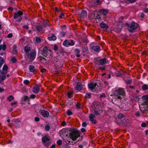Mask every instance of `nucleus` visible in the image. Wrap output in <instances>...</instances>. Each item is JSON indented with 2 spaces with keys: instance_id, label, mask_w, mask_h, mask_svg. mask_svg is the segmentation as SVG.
Segmentation results:
<instances>
[{
  "instance_id": "37",
  "label": "nucleus",
  "mask_w": 148,
  "mask_h": 148,
  "mask_svg": "<svg viewBox=\"0 0 148 148\" xmlns=\"http://www.w3.org/2000/svg\"><path fill=\"white\" fill-rule=\"evenodd\" d=\"M36 40L37 43H39L41 42L40 38L39 37L36 38Z\"/></svg>"
},
{
  "instance_id": "64",
  "label": "nucleus",
  "mask_w": 148,
  "mask_h": 148,
  "mask_svg": "<svg viewBox=\"0 0 148 148\" xmlns=\"http://www.w3.org/2000/svg\"><path fill=\"white\" fill-rule=\"evenodd\" d=\"M55 148V145H53L50 148Z\"/></svg>"
},
{
  "instance_id": "31",
  "label": "nucleus",
  "mask_w": 148,
  "mask_h": 148,
  "mask_svg": "<svg viewBox=\"0 0 148 148\" xmlns=\"http://www.w3.org/2000/svg\"><path fill=\"white\" fill-rule=\"evenodd\" d=\"M122 22H119V23L118 26L117 28H119V30H118V31L119 32L121 30V27L122 26Z\"/></svg>"
},
{
  "instance_id": "10",
  "label": "nucleus",
  "mask_w": 148,
  "mask_h": 148,
  "mask_svg": "<svg viewBox=\"0 0 148 148\" xmlns=\"http://www.w3.org/2000/svg\"><path fill=\"white\" fill-rule=\"evenodd\" d=\"M97 86H97L96 83L93 82H91L88 85V87L89 88L92 90L95 89V88H97Z\"/></svg>"
},
{
  "instance_id": "27",
  "label": "nucleus",
  "mask_w": 148,
  "mask_h": 148,
  "mask_svg": "<svg viewBox=\"0 0 148 148\" xmlns=\"http://www.w3.org/2000/svg\"><path fill=\"white\" fill-rule=\"evenodd\" d=\"M101 111H95V115L96 116H99L100 115L101 113Z\"/></svg>"
},
{
  "instance_id": "11",
  "label": "nucleus",
  "mask_w": 148,
  "mask_h": 148,
  "mask_svg": "<svg viewBox=\"0 0 148 148\" xmlns=\"http://www.w3.org/2000/svg\"><path fill=\"white\" fill-rule=\"evenodd\" d=\"M42 53L44 56L46 57L50 54V51L47 47H45L44 48Z\"/></svg>"
},
{
  "instance_id": "8",
  "label": "nucleus",
  "mask_w": 148,
  "mask_h": 148,
  "mask_svg": "<svg viewBox=\"0 0 148 148\" xmlns=\"http://www.w3.org/2000/svg\"><path fill=\"white\" fill-rule=\"evenodd\" d=\"M128 26V29L130 32H132L138 27V24L135 23H132L130 25L128 26V25L127 24Z\"/></svg>"
},
{
  "instance_id": "56",
  "label": "nucleus",
  "mask_w": 148,
  "mask_h": 148,
  "mask_svg": "<svg viewBox=\"0 0 148 148\" xmlns=\"http://www.w3.org/2000/svg\"><path fill=\"white\" fill-rule=\"evenodd\" d=\"M11 60L13 62H15L16 61V59L14 58H12L11 59Z\"/></svg>"
},
{
  "instance_id": "15",
  "label": "nucleus",
  "mask_w": 148,
  "mask_h": 148,
  "mask_svg": "<svg viewBox=\"0 0 148 148\" xmlns=\"http://www.w3.org/2000/svg\"><path fill=\"white\" fill-rule=\"evenodd\" d=\"M40 114L44 117H47L49 116V113L47 111L45 110H42Z\"/></svg>"
},
{
  "instance_id": "63",
  "label": "nucleus",
  "mask_w": 148,
  "mask_h": 148,
  "mask_svg": "<svg viewBox=\"0 0 148 148\" xmlns=\"http://www.w3.org/2000/svg\"><path fill=\"white\" fill-rule=\"evenodd\" d=\"M72 92H68V97H69L71 96V95H72Z\"/></svg>"
},
{
  "instance_id": "36",
  "label": "nucleus",
  "mask_w": 148,
  "mask_h": 148,
  "mask_svg": "<svg viewBox=\"0 0 148 148\" xmlns=\"http://www.w3.org/2000/svg\"><path fill=\"white\" fill-rule=\"evenodd\" d=\"M57 143L59 145H61L62 144V141L61 140H59L57 141Z\"/></svg>"
},
{
  "instance_id": "51",
  "label": "nucleus",
  "mask_w": 148,
  "mask_h": 148,
  "mask_svg": "<svg viewBox=\"0 0 148 148\" xmlns=\"http://www.w3.org/2000/svg\"><path fill=\"white\" fill-rule=\"evenodd\" d=\"M141 125L142 127H145L146 126V124L145 123H143L141 124Z\"/></svg>"
},
{
  "instance_id": "7",
  "label": "nucleus",
  "mask_w": 148,
  "mask_h": 148,
  "mask_svg": "<svg viewBox=\"0 0 148 148\" xmlns=\"http://www.w3.org/2000/svg\"><path fill=\"white\" fill-rule=\"evenodd\" d=\"M60 136L64 140L65 142H67L68 139L67 138V133L66 132V130L63 129L60 131Z\"/></svg>"
},
{
  "instance_id": "30",
  "label": "nucleus",
  "mask_w": 148,
  "mask_h": 148,
  "mask_svg": "<svg viewBox=\"0 0 148 148\" xmlns=\"http://www.w3.org/2000/svg\"><path fill=\"white\" fill-rule=\"evenodd\" d=\"M68 45L69 46H73L74 45V43L73 40H71L70 41H68L67 42Z\"/></svg>"
},
{
  "instance_id": "40",
  "label": "nucleus",
  "mask_w": 148,
  "mask_h": 148,
  "mask_svg": "<svg viewBox=\"0 0 148 148\" xmlns=\"http://www.w3.org/2000/svg\"><path fill=\"white\" fill-rule=\"evenodd\" d=\"M48 22V21H46L44 23V27H46L47 26H49Z\"/></svg>"
},
{
  "instance_id": "47",
  "label": "nucleus",
  "mask_w": 148,
  "mask_h": 148,
  "mask_svg": "<svg viewBox=\"0 0 148 148\" xmlns=\"http://www.w3.org/2000/svg\"><path fill=\"white\" fill-rule=\"evenodd\" d=\"M139 15L141 18H143L144 16V14L143 13H140L139 14Z\"/></svg>"
},
{
  "instance_id": "34",
  "label": "nucleus",
  "mask_w": 148,
  "mask_h": 148,
  "mask_svg": "<svg viewBox=\"0 0 148 148\" xmlns=\"http://www.w3.org/2000/svg\"><path fill=\"white\" fill-rule=\"evenodd\" d=\"M123 116V114L122 113H119L118 115V119L122 118Z\"/></svg>"
},
{
  "instance_id": "46",
  "label": "nucleus",
  "mask_w": 148,
  "mask_h": 148,
  "mask_svg": "<svg viewBox=\"0 0 148 148\" xmlns=\"http://www.w3.org/2000/svg\"><path fill=\"white\" fill-rule=\"evenodd\" d=\"M5 78V75H3L1 78V82L4 80Z\"/></svg>"
},
{
  "instance_id": "38",
  "label": "nucleus",
  "mask_w": 148,
  "mask_h": 148,
  "mask_svg": "<svg viewBox=\"0 0 148 148\" xmlns=\"http://www.w3.org/2000/svg\"><path fill=\"white\" fill-rule=\"evenodd\" d=\"M22 100L24 101H26L28 100V97L27 96H24L22 98Z\"/></svg>"
},
{
  "instance_id": "32",
  "label": "nucleus",
  "mask_w": 148,
  "mask_h": 148,
  "mask_svg": "<svg viewBox=\"0 0 148 148\" xmlns=\"http://www.w3.org/2000/svg\"><path fill=\"white\" fill-rule=\"evenodd\" d=\"M142 89L144 90H147L148 88V86L147 85L144 84L143 86Z\"/></svg>"
},
{
  "instance_id": "12",
  "label": "nucleus",
  "mask_w": 148,
  "mask_h": 148,
  "mask_svg": "<svg viewBox=\"0 0 148 148\" xmlns=\"http://www.w3.org/2000/svg\"><path fill=\"white\" fill-rule=\"evenodd\" d=\"M101 2L99 0H94L92 2L90 3V5L92 7H94L97 5L100 4Z\"/></svg>"
},
{
  "instance_id": "43",
  "label": "nucleus",
  "mask_w": 148,
  "mask_h": 148,
  "mask_svg": "<svg viewBox=\"0 0 148 148\" xmlns=\"http://www.w3.org/2000/svg\"><path fill=\"white\" fill-rule=\"evenodd\" d=\"M135 115L137 117H139L140 116V112H136L135 113Z\"/></svg>"
},
{
  "instance_id": "41",
  "label": "nucleus",
  "mask_w": 148,
  "mask_h": 148,
  "mask_svg": "<svg viewBox=\"0 0 148 148\" xmlns=\"http://www.w3.org/2000/svg\"><path fill=\"white\" fill-rule=\"evenodd\" d=\"M50 126L49 125H47L45 127V129L46 130L49 131L50 130Z\"/></svg>"
},
{
  "instance_id": "23",
  "label": "nucleus",
  "mask_w": 148,
  "mask_h": 148,
  "mask_svg": "<svg viewBox=\"0 0 148 148\" xmlns=\"http://www.w3.org/2000/svg\"><path fill=\"white\" fill-rule=\"evenodd\" d=\"M99 62L101 65L104 64L107 62L106 59L105 58L103 59L100 60Z\"/></svg>"
},
{
  "instance_id": "60",
  "label": "nucleus",
  "mask_w": 148,
  "mask_h": 148,
  "mask_svg": "<svg viewBox=\"0 0 148 148\" xmlns=\"http://www.w3.org/2000/svg\"><path fill=\"white\" fill-rule=\"evenodd\" d=\"M75 52L76 53H78L79 52V49H76L75 50Z\"/></svg>"
},
{
  "instance_id": "48",
  "label": "nucleus",
  "mask_w": 148,
  "mask_h": 148,
  "mask_svg": "<svg viewBox=\"0 0 148 148\" xmlns=\"http://www.w3.org/2000/svg\"><path fill=\"white\" fill-rule=\"evenodd\" d=\"M67 114L68 115H70L72 114V112L70 110H68L67 112Z\"/></svg>"
},
{
  "instance_id": "59",
  "label": "nucleus",
  "mask_w": 148,
  "mask_h": 148,
  "mask_svg": "<svg viewBox=\"0 0 148 148\" xmlns=\"http://www.w3.org/2000/svg\"><path fill=\"white\" fill-rule=\"evenodd\" d=\"M66 123L64 121H63L62 123V125L63 126H65V125H66Z\"/></svg>"
},
{
  "instance_id": "3",
  "label": "nucleus",
  "mask_w": 148,
  "mask_h": 148,
  "mask_svg": "<svg viewBox=\"0 0 148 148\" xmlns=\"http://www.w3.org/2000/svg\"><path fill=\"white\" fill-rule=\"evenodd\" d=\"M89 17L90 19H97L99 21L101 20V16L96 10L90 11L89 13Z\"/></svg>"
},
{
  "instance_id": "57",
  "label": "nucleus",
  "mask_w": 148,
  "mask_h": 148,
  "mask_svg": "<svg viewBox=\"0 0 148 148\" xmlns=\"http://www.w3.org/2000/svg\"><path fill=\"white\" fill-rule=\"evenodd\" d=\"M99 69L101 70H103L105 69V68L104 67H99Z\"/></svg>"
},
{
  "instance_id": "13",
  "label": "nucleus",
  "mask_w": 148,
  "mask_h": 148,
  "mask_svg": "<svg viewBox=\"0 0 148 148\" xmlns=\"http://www.w3.org/2000/svg\"><path fill=\"white\" fill-rule=\"evenodd\" d=\"M89 118L90 120L94 124H95L96 122V121L95 119V116L92 114H91L89 116Z\"/></svg>"
},
{
  "instance_id": "54",
  "label": "nucleus",
  "mask_w": 148,
  "mask_h": 148,
  "mask_svg": "<svg viewBox=\"0 0 148 148\" xmlns=\"http://www.w3.org/2000/svg\"><path fill=\"white\" fill-rule=\"evenodd\" d=\"M54 49L55 51H57L58 49V47L57 46L55 45L54 46Z\"/></svg>"
},
{
  "instance_id": "20",
  "label": "nucleus",
  "mask_w": 148,
  "mask_h": 148,
  "mask_svg": "<svg viewBox=\"0 0 148 148\" xmlns=\"http://www.w3.org/2000/svg\"><path fill=\"white\" fill-rule=\"evenodd\" d=\"M87 14V13L86 11L83 10L80 14V15L81 18H83L86 16Z\"/></svg>"
},
{
  "instance_id": "5",
  "label": "nucleus",
  "mask_w": 148,
  "mask_h": 148,
  "mask_svg": "<svg viewBox=\"0 0 148 148\" xmlns=\"http://www.w3.org/2000/svg\"><path fill=\"white\" fill-rule=\"evenodd\" d=\"M70 135V138L73 141H75L79 136V131L75 130H73L71 131Z\"/></svg>"
},
{
  "instance_id": "52",
  "label": "nucleus",
  "mask_w": 148,
  "mask_h": 148,
  "mask_svg": "<svg viewBox=\"0 0 148 148\" xmlns=\"http://www.w3.org/2000/svg\"><path fill=\"white\" fill-rule=\"evenodd\" d=\"M35 121L38 122L40 120V119L38 117H36L35 118Z\"/></svg>"
},
{
  "instance_id": "39",
  "label": "nucleus",
  "mask_w": 148,
  "mask_h": 148,
  "mask_svg": "<svg viewBox=\"0 0 148 148\" xmlns=\"http://www.w3.org/2000/svg\"><path fill=\"white\" fill-rule=\"evenodd\" d=\"M14 98L13 96L10 95L8 98V99L9 101H10L13 100Z\"/></svg>"
},
{
  "instance_id": "2",
  "label": "nucleus",
  "mask_w": 148,
  "mask_h": 148,
  "mask_svg": "<svg viewBox=\"0 0 148 148\" xmlns=\"http://www.w3.org/2000/svg\"><path fill=\"white\" fill-rule=\"evenodd\" d=\"M28 54H26L25 58L26 60L29 62H32L36 58V53L34 51L30 52Z\"/></svg>"
},
{
  "instance_id": "24",
  "label": "nucleus",
  "mask_w": 148,
  "mask_h": 148,
  "mask_svg": "<svg viewBox=\"0 0 148 148\" xmlns=\"http://www.w3.org/2000/svg\"><path fill=\"white\" fill-rule=\"evenodd\" d=\"M100 27L103 28L107 29L108 28V25L104 23H101L100 24Z\"/></svg>"
},
{
  "instance_id": "25",
  "label": "nucleus",
  "mask_w": 148,
  "mask_h": 148,
  "mask_svg": "<svg viewBox=\"0 0 148 148\" xmlns=\"http://www.w3.org/2000/svg\"><path fill=\"white\" fill-rule=\"evenodd\" d=\"M29 70L30 72H33L35 70V68L32 65H30L29 66Z\"/></svg>"
},
{
  "instance_id": "21",
  "label": "nucleus",
  "mask_w": 148,
  "mask_h": 148,
  "mask_svg": "<svg viewBox=\"0 0 148 148\" xmlns=\"http://www.w3.org/2000/svg\"><path fill=\"white\" fill-rule=\"evenodd\" d=\"M92 49L95 51H97L99 50V47L98 46H91Z\"/></svg>"
},
{
  "instance_id": "1",
  "label": "nucleus",
  "mask_w": 148,
  "mask_h": 148,
  "mask_svg": "<svg viewBox=\"0 0 148 148\" xmlns=\"http://www.w3.org/2000/svg\"><path fill=\"white\" fill-rule=\"evenodd\" d=\"M140 110L143 111L148 109V95H145L142 97V101L139 105Z\"/></svg>"
},
{
  "instance_id": "29",
  "label": "nucleus",
  "mask_w": 148,
  "mask_h": 148,
  "mask_svg": "<svg viewBox=\"0 0 148 148\" xmlns=\"http://www.w3.org/2000/svg\"><path fill=\"white\" fill-rule=\"evenodd\" d=\"M42 27L41 25H38L36 26V29L38 31H41L42 30Z\"/></svg>"
},
{
  "instance_id": "45",
  "label": "nucleus",
  "mask_w": 148,
  "mask_h": 148,
  "mask_svg": "<svg viewBox=\"0 0 148 148\" xmlns=\"http://www.w3.org/2000/svg\"><path fill=\"white\" fill-rule=\"evenodd\" d=\"M23 83L27 85L29 84V81L27 80H26L24 81Z\"/></svg>"
},
{
  "instance_id": "9",
  "label": "nucleus",
  "mask_w": 148,
  "mask_h": 148,
  "mask_svg": "<svg viewBox=\"0 0 148 148\" xmlns=\"http://www.w3.org/2000/svg\"><path fill=\"white\" fill-rule=\"evenodd\" d=\"M23 13L21 11H19L18 12L14 14V18L18 19V22L20 21L22 19L21 16L22 15Z\"/></svg>"
},
{
  "instance_id": "50",
  "label": "nucleus",
  "mask_w": 148,
  "mask_h": 148,
  "mask_svg": "<svg viewBox=\"0 0 148 148\" xmlns=\"http://www.w3.org/2000/svg\"><path fill=\"white\" fill-rule=\"evenodd\" d=\"M132 81L130 80H127L126 81V82L127 84H130L131 83Z\"/></svg>"
},
{
  "instance_id": "16",
  "label": "nucleus",
  "mask_w": 148,
  "mask_h": 148,
  "mask_svg": "<svg viewBox=\"0 0 148 148\" xmlns=\"http://www.w3.org/2000/svg\"><path fill=\"white\" fill-rule=\"evenodd\" d=\"M39 88L38 85H35L33 88V92L34 93H37L39 91Z\"/></svg>"
},
{
  "instance_id": "44",
  "label": "nucleus",
  "mask_w": 148,
  "mask_h": 148,
  "mask_svg": "<svg viewBox=\"0 0 148 148\" xmlns=\"http://www.w3.org/2000/svg\"><path fill=\"white\" fill-rule=\"evenodd\" d=\"M17 104V102L16 101H14L13 103H12L11 104L12 106H14L16 107Z\"/></svg>"
},
{
  "instance_id": "53",
  "label": "nucleus",
  "mask_w": 148,
  "mask_h": 148,
  "mask_svg": "<svg viewBox=\"0 0 148 148\" xmlns=\"http://www.w3.org/2000/svg\"><path fill=\"white\" fill-rule=\"evenodd\" d=\"M36 97V95H35L32 94L30 95V97L32 99H34Z\"/></svg>"
},
{
  "instance_id": "17",
  "label": "nucleus",
  "mask_w": 148,
  "mask_h": 148,
  "mask_svg": "<svg viewBox=\"0 0 148 148\" xmlns=\"http://www.w3.org/2000/svg\"><path fill=\"white\" fill-rule=\"evenodd\" d=\"M25 51L26 53V54H28L30 53V52H32L33 51L31 50L30 47L28 46H26L25 47Z\"/></svg>"
},
{
  "instance_id": "28",
  "label": "nucleus",
  "mask_w": 148,
  "mask_h": 148,
  "mask_svg": "<svg viewBox=\"0 0 148 148\" xmlns=\"http://www.w3.org/2000/svg\"><path fill=\"white\" fill-rule=\"evenodd\" d=\"M6 48L5 46L4 45H0V51L2 50H4Z\"/></svg>"
},
{
  "instance_id": "42",
  "label": "nucleus",
  "mask_w": 148,
  "mask_h": 148,
  "mask_svg": "<svg viewBox=\"0 0 148 148\" xmlns=\"http://www.w3.org/2000/svg\"><path fill=\"white\" fill-rule=\"evenodd\" d=\"M90 96H91V94L90 93H88L86 94V95L85 97L86 98H89L90 97Z\"/></svg>"
},
{
  "instance_id": "6",
  "label": "nucleus",
  "mask_w": 148,
  "mask_h": 148,
  "mask_svg": "<svg viewBox=\"0 0 148 148\" xmlns=\"http://www.w3.org/2000/svg\"><path fill=\"white\" fill-rule=\"evenodd\" d=\"M42 141L43 145L47 147L51 143L49 138L47 136L43 137Z\"/></svg>"
},
{
  "instance_id": "61",
  "label": "nucleus",
  "mask_w": 148,
  "mask_h": 148,
  "mask_svg": "<svg viewBox=\"0 0 148 148\" xmlns=\"http://www.w3.org/2000/svg\"><path fill=\"white\" fill-rule=\"evenodd\" d=\"M12 34H9L8 35V37L9 38H11V37H12Z\"/></svg>"
},
{
  "instance_id": "22",
  "label": "nucleus",
  "mask_w": 148,
  "mask_h": 148,
  "mask_svg": "<svg viewBox=\"0 0 148 148\" xmlns=\"http://www.w3.org/2000/svg\"><path fill=\"white\" fill-rule=\"evenodd\" d=\"M8 69V68L7 66L6 65H4L3 68V74H5L7 73Z\"/></svg>"
},
{
  "instance_id": "58",
  "label": "nucleus",
  "mask_w": 148,
  "mask_h": 148,
  "mask_svg": "<svg viewBox=\"0 0 148 148\" xmlns=\"http://www.w3.org/2000/svg\"><path fill=\"white\" fill-rule=\"evenodd\" d=\"M82 125L83 127H85L86 126V124L85 122H84L82 123Z\"/></svg>"
},
{
  "instance_id": "26",
  "label": "nucleus",
  "mask_w": 148,
  "mask_h": 148,
  "mask_svg": "<svg viewBox=\"0 0 148 148\" xmlns=\"http://www.w3.org/2000/svg\"><path fill=\"white\" fill-rule=\"evenodd\" d=\"M48 39L50 40H55L56 39V37L55 36H53L48 37Z\"/></svg>"
},
{
  "instance_id": "14",
  "label": "nucleus",
  "mask_w": 148,
  "mask_h": 148,
  "mask_svg": "<svg viewBox=\"0 0 148 148\" xmlns=\"http://www.w3.org/2000/svg\"><path fill=\"white\" fill-rule=\"evenodd\" d=\"M99 13L100 16H101H101L102 15H105L107 14L108 13V11L106 9H101L100 10Z\"/></svg>"
},
{
  "instance_id": "55",
  "label": "nucleus",
  "mask_w": 148,
  "mask_h": 148,
  "mask_svg": "<svg viewBox=\"0 0 148 148\" xmlns=\"http://www.w3.org/2000/svg\"><path fill=\"white\" fill-rule=\"evenodd\" d=\"M64 16V14L62 13H61L60 14V16H59V18H62V17Z\"/></svg>"
},
{
  "instance_id": "19",
  "label": "nucleus",
  "mask_w": 148,
  "mask_h": 148,
  "mask_svg": "<svg viewBox=\"0 0 148 148\" xmlns=\"http://www.w3.org/2000/svg\"><path fill=\"white\" fill-rule=\"evenodd\" d=\"M67 138L68 139V141H67V142H65L67 144H73V142L71 141V138H70V135H67Z\"/></svg>"
},
{
  "instance_id": "62",
  "label": "nucleus",
  "mask_w": 148,
  "mask_h": 148,
  "mask_svg": "<svg viewBox=\"0 0 148 148\" xmlns=\"http://www.w3.org/2000/svg\"><path fill=\"white\" fill-rule=\"evenodd\" d=\"M65 33L64 32H62L60 33V36H64V35Z\"/></svg>"
},
{
  "instance_id": "35",
  "label": "nucleus",
  "mask_w": 148,
  "mask_h": 148,
  "mask_svg": "<svg viewBox=\"0 0 148 148\" xmlns=\"http://www.w3.org/2000/svg\"><path fill=\"white\" fill-rule=\"evenodd\" d=\"M67 42H68V41L67 40H65L64 42L63 45L66 47H69V45H68Z\"/></svg>"
},
{
  "instance_id": "49",
  "label": "nucleus",
  "mask_w": 148,
  "mask_h": 148,
  "mask_svg": "<svg viewBox=\"0 0 148 148\" xmlns=\"http://www.w3.org/2000/svg\"><path fill=\"white\" fill-rule=\"evenodd\" d=\"M76 107L77 109H80L81 108L82 106L81 105H79V104H77L76 105Z\"/></svg>"
},
{
  "instance_id": "33",
  "label": "nucleus",
  "mask_w": 148,
  "mask_h": 148,
  "mask_svg": "<svg viewBox=\"0 0 148 148\" xmlns=\"http://www.w3.org/2000/svg\"><path fill=\"white\" fill-rule=\"evenodd\" d=\"M16 45H14V48L12 51V53L13 54H15L17 53V50L15 48H14L16 47Z\"/></svg>"
},
{
  "instance_id": "18",
  "label": "nucleus",
  "mask_w": 148,
  "mask_h": 148,
  "mask_svg": "<svg viewBox=\"0 0 148 148\" xmlns=\"http://www.w3.org/2000/svg\"><path fill=\"white\" fill-rule=\"evenodd\" d=\"M82 88V84L79 82L77 83V85L75 87L76 89L77 90H81Z\"/></svg>"
},
{
  "instance_id": "4",
  "label": "nucleus",
  "mask_w": 148,
  "mask_h": 148,
  "mask_svg": "<svg viewBox=\"0 0 148 148\" xmlns=\"http://www.w3.org/2000/svg\"><path fill=\"white\" fill-rule=\"evenodd\" d=\"M125 95V91L123 88H119L115 92L114 96L116 99H121V95L122 96Z\"/></svg>"
}]
</instances>
